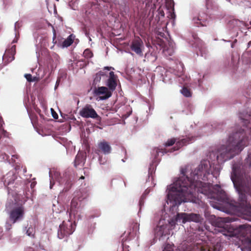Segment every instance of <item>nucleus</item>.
Masks as SVG:
<instances>
[{"label":"nucleus","mask_w":251,"mask_h":251,"mask_svg":"<svg viewBox=\"0 0 251 251\" xmlns=\"http://www.w3.org/2000/svg\"><path fill=\"white\" fill-rule=\"evenodd\" d=\"M210 168L209 162H201L194 171L191 173V178L187 176L188 168L182 169L183 176L170 186L167 194L168 201L172 203V206L190 201L196 192L203 193L201 187H203L204 183L201 180L207 179Z\"/></svg>","instance_id":"f257e3e1"},{"label":"nucleus","mask_w":251,"mask_h":251,"mask_svg":"<svg viewBox=\"0 0 251 251\" xmlns=\"http://www.w3.org/2000/svg\"><path fill=\"white\" fill-rule=\"evenodd\" d=\"M239 118L241 120L244 128L230 134L225 144L220 146L217 150V159L222 163L233 158L238 154L249 143V137L247 133L251 135V115L243 113L239 114Z\"/></svg>","instance_id":"f03ea898"},{"label":"nucleus","mask_w":251,"mask_h":251,"mask_svg":"<svg viewBox=\"0 0 251 251\" xmlns=\"http://www.w3.org/2000/svg\"><path fill=\"white\" fill-rule=\"evenodd\" d=\"M75 227V222L73 223L70 220L66 222L63 221L62 224L59 226L58 230V237L60 239L67 238L74 232Z\"/></svg>","instance_id":"7ed1b4c3"},{"label":"nucleus","mask_w":251,"mask_h":251,"mask_svg":"<svg viewBox=\"0 0 251 251\" xmlns=\"http://www.w3.org/2000/svg\"><path fill=\"white\" fill-rule=\"evenodd\" d=\"M201 217L200 214L195 213H178L176 217V222H180L182 221V223H185L187 222L191 221L199 223L201 222Z\"/></svg>","instance_id":"20e7f679"},{"label":"nucleus","mask_w":251,"mask_h":251,"mask_svg":"<svg viewBox=\"0 0 251 251\" xmlns=\"http://www.w3.org/2000/svg\"><path fill=\"white\" fill-rule=\"evenodd\" d=\"M79 115L85 118H92L97 120L101 119L100 117L97 113L95 110L90 104H87L79 111Z\"/></svg>","instance_id":"39448f33"},{"label":"nucleus","mask_w":251,"mask_h":251,"mask_svg":"<svg viewBox=\"0 0 251 251\" xmlns=\"http://www.w3.org/2000/svg\"><path fill=\"white\" fill-rule=\"evenodd\" d=\"M25 209L21 205L12 209L9 213V219L13 224L21 220L24 215Z\"/></svg>","instance_id":"423d86ee"},{"label":"nucleus","mask_w":251,"mask_h":251,"mask_svg":"<svg viewBox=\"0 0 251 251\" xmlns=\"http://www.w3.org/2000/svg\"><path fill=\"white\" fill-rule=\"evenodd\" d=\"M130 49L138 55L143 56L142 50L144 49V43L139 37H135L132 41Z\"/></svg>","instance_id":"0eeeda50"},{"label":"nucleus","mask_w":251,"mask_h":251,"mask_svg":"<svg viewBox=\"0 0 251 251\" xmlns=\"http://www.w3.org/2000/svg\"><path fill=\"white\" fill-rule=\"evenodd\" d=\"M112 148L110 144L108 142L103 140L98 143L95 152L98 155H100V153L106 155L110 154Z\"/></svg>","instance_id":"6e6552de"},{"label":"nucleus","mask_w":251,"mask_h":251,"mask_svg":"<svg viewBox=\"0 0 251 251\" xmlns=\"http://www.w3.org/2000/svg\"><path fill=\"white\" fill-rule=\"evenodd\" d=\"M95 94L99 96L101 100H104L110 98L112 94V92L106 87H98L94 90Z\"/></svg>","instance_id":"1a4fd4ad"},{"label":"nucleus","mask_w":251,"mask_h":251,"mask_svg":"<svg viewBox=\"0 0 251 251\" xmlns=\"http://www.w3.org/2000/svg\"><path fill=\"white\" fill-rule=\"evenodd\" d=\"M116 78L117 76L113 72H110L109 73V77L107 79L106 85L108 87V88L112 92H113L115 90L117 86Z\"/></svg>","instance_id":"9d476101"},{"label":"nucleus","mask_w":251,"mask_h":251,"mask_svg":"<svg viewBox=\"0 0 251 251\" xmlns=\"http://www.w3.org/2000/svg\"><path fill=\"white\" fill-rule=\"evenodd\" d=\"M86 160V155L83 152L79 151L75 156L74 161V166L77 168L79 166H83Z\"/></svg>","instance_id":"9b49d317"},{"label":"nucleus","mask_w":251,"mask_h":251,"mask_svg":"<svg viewBox=\"0 0 251 251\" xmlns=\"http://www.w3.org/2000/svg\"><path fill=\"white\" fill-rule=\"evenodd\" d=\"M16 179V176L14 173L13 172H9L3 176V181L5 186H8L13 183Z\"/></svg>","instance_id":"f8f14e48"},{"label":"nucleus","mask_w":251,"mask_h":251,"mask_svg":"<svg viewBox=\"0 0 251 251\" xmlns=\"http://www.w3.org/2000/svg\"><path fill=\"white\" fill-rule=\"evenodd\" d=\"M190 143V138H183L179 141H177L176 144V146L174 148V151L178 150L179 148L182 147L184 145H186L187 144Z\"/></svg>","instance_id":"ddd939ff"},{"label":"nucleus","mask_w":251,"mask_h":251,"mask_svg":"<svg viewBox=\"0 0 251 251\" xmlns=\"http://www.w3.org/2000/svg\"><path fill=\"white\" fill-rule=\"evenodd\" d=\"M16 47L15 45L12 46L10 49L6 50L3 56L4 57H6L9 55V57H11V60H13L14 58V56L16 53Z\"/></svg>","instance_id":"4468645a"},{"label":"nucleus","mask_w":251,"mask_h":251,"mask_svg":"<svg viewBox=\"0 0 251 251\" xmlns=\"http://www.w3.org/2000/svg\"><path fill=\"white\" fill-rule=\"evenodd\" d=\"M58 63L57 58H50L48 61V68L51 70V71H53L56 67Z\"/></svg>","instance_id":"2eb2a0df"},{"label":"nucleus","mask_w":251,"mask_h":251,"mask_svg":"<svg viewBox=\"0 0 251 251\" xmlns=\"http://www.w3.org/2000/svg\"><path fill=\"white\" fill-rule=\"evenodd\" d=\"M73 42L74 40L72 38V35H70L63 42L62 46L64 48L68 47L71 46L73 44Z\"/></svg>","instance_id":"dca6fc26"},{"label":"nucleus","mask_w":251,"mask_h":251,"mask_svg":"<svg viewBox=\"0 0 251 251\" xmlns=\"http://www.w3.org/2000/svg\"><path fill=\"white\" fill-rule=\"evenodd\" d=\"M193 20L196 24H200L201 26H206V20L204 21L201 18H200V17H199L197 19L195 18H194Z\"/></svg>","instance_id":"f3484780"},{"label":"nucleus","mask_w":251,"mask_h":251,"mask_svg":"<svg viewBox=\"0 0 251 251\" xmlns=\"http://www.w3.org/2000/svg\"><path fill=\"white\" fill-rule=\"evenodd\" d=\"M181 92L183 95L186 97H189L191 96L190 90L187 87H183Z\"/></svg>","instance_id":"a211bd4d"},{"label":"nucleus","mask_w":251,"mask_h":251,"mask_svg":"<svg viewBox=\"0 0 251 251\" xmlns=\"http://www.w3.org/2000/svg\"><path fill=\"white\" fill-rule=\"evenodd\" d=\"M83 56L87 59L91 58L93 56V54L91 50L88 49H86L83 53Z\"/></svg>","instance_id":"6ab92c4d"},{"label":"nucleus","mask_w":251,"mask_h":251,"mask_svg":"<svg viewBox=\"0 0 251 251\" xmlns=\"http://www.w3.org/2000/svg\"><path fill=\"white\" fill-rule=\"evenodd\" d=\"M35 232V229L31 226L28 228L26 233L28 236L34 238Z\"/></svg>","instance_id":"aec40b11"},{"label":"nucleus","mask_w":251,"mask_h":251,"mask_svg":"<svg viewBox=\"0 0 251 251\" xmlns=\"http://www.w3.org/2000/svg\"><path fill=\"white\" fill-rule=\"evenodd\" d=\"M215 190H217V192L219 193L220 195H221V199L224 200V196H225V192L223 190L221 189L220 186L218 185H215Z\"/></svg>","instance_id":"412c9836"},{"label":"nucleus","mask_w":251,"mask_h":251,"mask_svg":"<svg viewBox=\"0 0 251 251\" xmlns=\"http://www.w3.org/2000/svg\"><path fill=\"white\" fill-rule=\"evenodd\" d=\"M176 142V139L174 138L168 139V141L165 143V147H169L173 145Z\"/></svg>","instance_id":"4be33fe9"},{"label":"nucleus","mask_w":251,"mask_h":251,"mask_svg":"<svg viewBox=\"0 0 251 251\" xmlns=\"http://www.w3.org/2000/svg\"><path fill=\"white\" fill-rule=\"evenodd\" d=\"M73 183L70 180H68L65 183V187L64 189L65 192L69 191L71 188Z\"/></svg>","instance_id":"5701e85b"},{"label":"nucleus","mask_w":251,"mask_h":251,"mask_svg":"<svg viewBox=\"0 0 251 251\" xmlns=\"http://www.w3.org/2000/svg\"><path fill=\"white\" fill-rule=\"evenodd\" d=\"M159 152H162L163 153L166 152L165 149L163 150V149H160L159 148H155L153 150L152 153L153 154L154 153H155V158H156L157 156L158 155V153Z\"/></svg>","instance_id":"b1692460"},{"label":"nucleus","mask_w":251,"mask_h":251,"mask_svg":"<svg viewBox=\"0 0 251 251\" xmlns=\"http://www.w3.org/2000/svg\"><path fill=\"white\" fill-rule=\"evenodd\" d=\"M77 204H78L77 200L75 197L72 199V201H71V210H72L73 208H76Z\"/></svg>","instance_id":"393cba45"},{"label":"nucleus","mask_w":251,"mask_h":251,"mask_svg":"<svg viewBox=\"0 0 251 251\" xmlns=\"http://www.w3.org/2000/svg\"><path fill=\"white\" fill-rule=\"evenodd\" d=\"M157 12H158V20H159V19L161 17H164V16H165L164 12L163 11V9L161 8L160 6L158 9Z\"/></svg>","instance_id":"a878e982"},{"label":"nucleus","mask_w":251,"mask_h":251,"mask_svg":"<svg viewBox=\"0 0 251 251\" xmlns=\"http://www.w3.org/2000/svg\"><path fill=\"white\" fill-rule=\"evenodd\" d=\"M48 25H49V26H50L52 28V32H53V38H52V40H53L52 41L55 44L56 43V41L54 42V41L55 40V39H56V36L55 28H54V26L52 25H51V24H50V23H49Z\"/></svg>","instance_id":"bb28decb"},{"label":"nucleus","mask_w":251,"mask_h":251,"mask_svg":"<svg viewBox=\"0 0 251 251\" xmlns=\"http://www.w3.org/2000/svg\"><path fill=\"white\" fill-rule=\"evenodd\" d=\"M173 250V246L170 244H167L164 247L163 251H172Z\"/></svg>","instance_id":"cd10ccee"},{"label":"nucleus","mask_w":251,"mask_h":251,"mask_svg":"<svg viewBox=\"0 0 251 251\" xmlns=\"http://www.w3.org/2000/svg\"><path fill=\"white\" fill-rule=\"evenodd\" d=\"M25 77L26 78L27 80L29 82H31L33 81L32 79V75L31 74H26L25 75Z\"/></svg>","instance_id":"c85d7f7f"},{"label":"nucleus","mask_w":251,"mask_h":251,"mask_svg":"<svg viewBox=\"0 0 251 251\" xmlns=\"http://www.w3.org/2000/svg\"><path fill=\"white\" fill-rule=\"evenodd\" d=\"M3 123L2 119L1 117H0V131H2L3 133L4 134L6 133V131H5L3 128H2V124Z\"/></svg>","instance_id":"c756f323"},{"label":"nucleus","mask_w":251,"mask_h":251,"mask_svg":"<svg viewBox=\"0 0 251 251\" xmlns=\"http://www.w3.org/2000/svg\"><path fill=\"white\" fill-rule=\"evenodd\" d=\"M247 163L251 168V153H249L248 154V157L247 158Z\"/></svg>","instance_id":"7c9ffc66"},{"label":"nucleus","mask_w":251,"mask_h":251,"mask_svg":"<svg viewBox=\"0 0 251 251\" xmlns=\"http://www.w3.org/2000/svg\"><path fill=\"white\" fill-rule=\"evenodd\" d=\"M104 75H105L104 72L102 71H100L98 73H97V78L99 77V80H100L101 76Z\"/></svg>","instance_id":"2f4dec72"},{"label":"nucleus","mask_w":251,"mask_h":251,"mask_svg":"<svg viewBox=\"0 0 251 251\" xmlns=\"http://www.w3.org/2000/svg\"><path fill=\"white\" fill-rule=\"evenodd\" d=\"M99 162L100 164H104L106 162V160H105V159H102V156H100L99 157Z\"/></svg>","instance_id":"473e14b6"},{"label":"nucleus","mask_w":251,"mask_h":251,"mask_svg":"<svg viewBox=\"0 0 251 251\" xmlns=\"http://www.w3.org/2000/svg\"><path fill=\"white\" fill-rule=\"evenodd\" d=\"M54 112V113H52V116L54 119H56L58 118V115L55 112Z\"/></svg>","instance_id":"72a5a7b5"},{"label":"nucleus","mask_w":251,"mask_h":251,"mask_svg":"<svg viewBox=\"0 0 251 251\" xmlns=\"http://www.w3.org/2000/svg\"><path fill=\"white\" fill-rule=\"evenodd\" d=\"M143 204V200L142 198H141L139 201V205L141 206L142 204Z\"/></svg>","instance_id":"f704fd0d"},{"label":"nucleus","mask_w":251,"mask_h":251,"mask_svg":"<svg viewBox=\"0 0 251 251\" xmlns=\"http://www.w3.org/2000/svg\"><path fill=\"white\" fill-rule=\"evenodd\" d=\"M99 77H97V75H96V77L95 78V79H94V81L95 82H98V81H100V80H99Z\"/></svg>","instance_id":"c9c22d12"},{"label":"nucleus","mask_w":251,"mask_h":251,"mask_svg":"<svg viewBox=\"0 0 251 251\" xmlns=\"http://www.w3.org/2000/svg\"><path fill=\"white\" fill-rule=\"evenodd\" d=\"M111 69H112V67H105L104 68V69L107 70L108 71H110Z\"/></svg>","instance_id":"e433bc0d"},{"label":"nucleus","mask_w":251,"mask_h":251,"mask_svg":"<svg viewBox=\"0 0 251 251\" xmlns=\"http://www.w3.org/2000/svg\"><path fill=\"white\" fill-rule=\"evenodd\" d=\"M35 185V183L34 182H33L31 183L30 186L31 188H33Z\"/></svg>","instance_id":"4c0bfd02"},{"label":"nucleus","mask_w":251,"mask_h":251,"mask_svg":"<svg viewBox=\"0 0 251 251\" xmlns=\"http://www.w3.org/2000/svg\"><path fill=\"white\" fill-rule=\"evenodd\" d=\"M82 62H84V64L83 66H86V65H87V64L88 63V61H87V62L86 63V62H85V60H82Z\"/></svg>","instance_id":"58836bf2"},{"label":"nucleus","mask_w":251,"mask_h":251,"mask_svg":"<svg viewBox=\"0 0 251 251\" xmlns=\"http://www.w3.org/2000/svg\"><path fill=\"white\" fill-rule=\"evenodd\" d=\"M247 226L246 225H243L241 226L240 227L242 228H246L247 227Z\"/></svg>","instance_id":"ea45409f"},{"label":"nucleus","mask_w":251,"mask_h":251,"mask_svg":"<svg viewBox=\"0 0 251 251\" xmlns=\"http://www.w3.org/2000/svg\"><path fill=\"white\" fill-rule=\"evenodd\" d=\"M85 178V177L83 176L80 177L79 179H84Z\"/></svg>","instance_id":"a19ab883"},{"label":"nucleus","mask_w":251,"mask_h":251,"mask_svg":"<svg viewBox=\"0 0 251 251\" xmlns=\"http://www.w3.org/2000/svg\"><path fill=\"white\" fill-rule=\"evenodd\" d=\"M52 186H53V185L51 184V182H50V188L51 189L52 188Z\"/></svg>","instance_id":"79ce46f5"},{"label":"nucleus","mask_w":251,"mask_h":251,"mask_svg":"<svg viewBox=\"0 0 251 251\" xmlns=\"http://www.w3.org/2000/svg\"><path fill=\"white\" fill-rule=\"evenodd\" d=\"M84 174L85 175H86V176H88V174H87V175H86L85 172H84Z\"/></svg>","instance_id":"37998d69"},{"label":"nucleus","mask_w":251,"mask_h":251,"mask_svg":"<svg viewBox=\"0 0 251 251\" xmlns=\"http://www.w3.org/2000/svg\"><path fill=\"white\" fill-rule=\"evenodd\" d=\"M251 42H250L248 44H249V45H251Z\"/></svg>","instance_id":"c03bdc74"},{"label":"nucleus","mask_w":251,"mask_h":251,"mask_svg":"<svg viewBox=\"0 0 251 251\" xmlns=\"http://www.w3.org/2000/svg\"><path fill=\"white\" fill-rule=\"evenodd\" d=\"M58 82H59V80H57L56 81V84H57Z\"/></svg>","instance_id":"a18cd8bd"},{"label":"nucleus","mask_w":251,"mask_h":251,"mask_svg":"<svg viewBox=\"0 0 251 251\" xmlns=\"http://www.w3.org/2000/svg\"><path fill=\"white\" fill-rule=\"evenodd\" d=\"M249 242L251 244V240H249Z\"/></svg>","instance_id":"49530a36"}]
</instances>
